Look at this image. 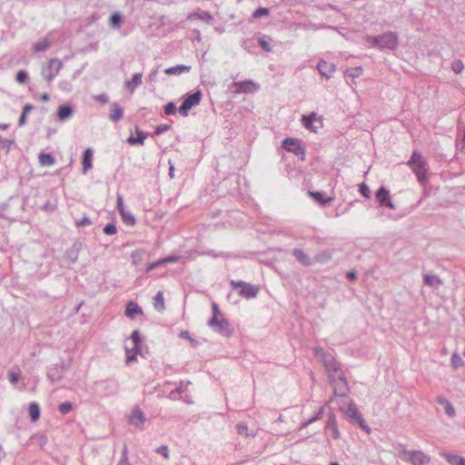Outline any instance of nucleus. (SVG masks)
<instances>
[{"instance_id": "nucleus-64", "label": "nucleus", "mask_w": 465, "mask_h": 465, "mask_svg": "<svg viewBox=\"0 0 465 465\" xmlns=\"http://www.w3.org/2000/svg\"><path fill=\"white\" fill-rule=\"evenodd\" d=\"M190 384H191V381H186V382H184V381H179V383H178V385L176 386V388H175V390H174V391H175L178 394H180V395H181V394H183V393L185 391V390H184L183 386H184V385H190Z\"/></svg>"}, {"instance_id": "nucleus-32", "label": "nucleus", "mask_w": 465, "mask_h": 465, "mask_svg": "<svg viewBox=\"0 0 465 465\" xmlns=\"http://www.w3.org/2000/svg\"><path fill=\"white\" fill-rule=\"evenodd\" d=\"M38 161L41 166H51L54 163V157L48 153H40L38 155Z\"/></svg>"}, {"instance_id": "nucleus-41", "label": "nucleus", "mask_w": 465, "mask_h": 465, "mask_svg": "<svg viewBox=\"0 0 465 465\" xmlns=\"http://www.w3.org/2000/svg\"><path fill=\"white\" fill-rule=\"evenodd\" d=\"M131 340L134 343V351H140L141 336L138 330H134L131 334Z\"/></svg>"}, {"instance_id": "nucleus-18", "label": "nucleus", "mask_w": 465, "mask_h": 465, "mask_svg": "<svg viewBox=\"0 0 465 465\" xmlns=\"http://www.w3.org/2000/svg\"><path fill=\"white\" fill-rule=\"evenodd\" d=\"M83 248V243L80 241H75L72 246L66 250L64 253L65 259L71 263H74L79 256V253Z\"/></svg>"}, {"instance_id": "nucleus-13", "label": "nucleus", "mask_w": 465, "mask_h": 465, "mask_svg": "<svg viewBox=\"0 0 465 465\" xmlns=\"http://www.w3.org/2000/svg\"><path fill=\"white\" fill-rule=\"evenodd\" d=\"M412 465H428L430 458L420 450H404Z\"/></svg>"}, {"instance_id": "nucleus-26", "label": "nucleus", "mask_w": 465, "mask_h": 465, "mask_svg": "<svg viewBox=\"0 0 465 465\" xmlns=\"http://www.w3.org/2000/svg\"><path fill=\"white\" fill-rule=\"evenodd\" d=\"M143 313L142 308L134 302H129L125 308V315L131 319H134L137 315Z\"/></svg>"}, {"instance_id": "nucleus-9", "label": "nucleus", "mask_w": 465, "mask_h": 465, "mask_svg": "<svg viewBox=\"0 0 465 465\" xmlns=\"http://www.w3.org/2000/svg\"><path fill=\"white\" fill-rule=\"evenodd\" d=\"M322 364L325 367L329 380L344 373L341 369V364L336 361L332 354L325 356Z\"/></svg>"}, {"instance_id": "nucleus-15", "label": "nucleus", "mask_w": 465, "mask_h": 465, "mask_svg": "<svg viewBox=\"0 0 465 465\" xmlns=\"http://www.w3.org/2000/svg\"><path fill=\"white\" fill-rule=\"evenodd\" d=\"M96 390L104 396H110L116 392L117 386L112 381H100L96 382Z\"/></svg>"}, {"instance_id": "nucleus-47", "label": "nucleus", "mask_w": 465, "mask_h": 465, "mask_svg": "<svg viewBox=\"0 0 465 465\" xmlns=\"http://www.w3.org/2000/svg\"><path fill=\"white\" fill-rule=\"evenodd\" d=\"M362 71H363L362 67H361V66L355 67V68L347 69L346 72H345V75L347 77L355 78V77L360 76L362 74Z\"/></svg>"}, {"instance_id": "nucleus-60", "label": "nucleus", "mask_w": 465, "mask_h": 465, "mask_svg": "<svg viewBox=\"0 0 465 465\" xmlns=\"http://www.w3.org/2000/svg\"><path fill=\"white\" fill-rule=\"evenodd\" d=\"M161 265H163V262L162 259H159L158 261L156 262H151L147 265L146 269H145V272H149L158 267H160Z\"/></svg>"}, {"instance_id": "nucleus-46", "label": "nucleus", "mask_w": 465, "mask_h": 465, "mask_svg": "<svg viewBox=\"0 0 465 465\" xmlns=\"http://www.w3.org/2000/svg\"><path fill=\"white\" fill-rule=\"evenodd\" d=\"M464 68L463 62L460 59H454L451 63V70L455 74H460Z\"/></svg>"}, {"instance_id": "nucleus-1", "label": "nucleus", "mask_w": 465, "mask_h": 465, "mask_svg": "<svg viewBox=\"0 0 465 465\" xmlns=\"http://www.w3.org/2000/svg\"><path fill=\"white\" fill-rule=\"evenodd\" d=\"M366 43L379 49L396 50L399 46V36L397 33L389 31L379 35H368Z\"/></svg>"}, {"instance_id": "nucleus-63", "label": "nucleus", "mask_w": 465, "mask_h": 465, "mask_svg": "<svg viewBox=\"0 0 465 465\" xmlns=\"http://www.w3.org/2000/svg\"><path fill=\"white\" fill-rule=\"evenodd\" d=\"M94 99L99 103L106 104L109 101V97L106 94H100L94 96Z\"/></svg>"}, {"instance_id": "nucleus-12", "label": "nucleus", "mask_w": 465, "mask_h": 465, "mask_svg": "<svg viewBox=\"0 0 465 465\" xmlns=\"http://www.w3.org/2000/svg\"><path fill=\"white\" fill-rule=\"evenodd\" d=\"M375 198L380 206L387 207L391 210H395L396 207L391 202L390 191L384 186H381L375 193Z\"/></svg>"}, {"instance_id": "nucleus-23", "label": "nucleus", "mask_w": 465, "mask_h": 465, "mask_svg": "<svg viewBox=\"0 0 465 465\" xmlns=\"http://www.w3.org/2000/svg\"><path fill=\"white\" fill-rule=\"evenodd\" d=\"M124 116V109L121 105H119L117 103H113L111 104V110L109 114V119L113 123L119 122Z\"/></svg>"}, {"instance_id": "nucleus-38", "label": "nucleus", "mask_w": 465, "mask_h": 465, "mask_svg": "<svg viewBox=\"0 0 465 465\" xmlns=\"http://www.w3.org/2000/svg\"><path fill=\"white\" fill-rule=\"evenodd\" d=\"M29 415L33 421H36L40 417V408L36 402H31L29 405Z\"/></svg>"}, {"instance_id": "nucleus-21", "label": "nucleus", "mask_w": 465, "mask_h": 465, "mask_svg": "<svg viewBox=\"0 0 465 465\" xmlns=\"http://www.w3.org/2000/svg\"><path fill=\"white\" fill-rule=\"evenodd\" d=\"M292 254L303 266H311L313 264V259L301 249H293Z\"/></svg>"}, {"instance_id": "nucleus-7", "label": "nucleus", "mask_w": 465, "mask_h": 465, "mask_svg": "<svg viewBox=\"0 0 465 465\" xmlns=\"http://www.w3.org/2000/svg\"><path fill=\"white\" fill-rule=\"evenodd\" d=\"M63 67V63L58 58H52L48 64L42 69V75L46 80V82L50 84L53 80L59 74L60 70Z\"/></svg>"}, {"instance_id": "nucleus-36", "label": "nucleus", "mask_w": 465, "mask_h": 465, "mask_svg": "<svg viewBox=\"0 0 465 465\" xmlns=\"http://www.w3.org/2000/svg\"><path fill=\"white\" fill-rule=\"evenodd\" d=\"M153 306L156 311L163 312L165 309L164 299L162 292H158L153 298Z\"/></svg>"}, {"instance_id": "nucleus-29", "label": "nucleus", "mask_w": 465, "mask_h": 465, "mask_svg": "<svg viewBox=\"0 0 465 465\" xmlns=\"http://www.w3.org/2000/svg\"><path fill=\"white\" fill-rule=\"evenodd\" d=\"M423 282L425 284L433 288H438L443 283L438 275L428 273L423 275Z\"/></svg>"}, {"instance_id": "nucleus-59", "label": "nucleus", "mask_w": 465, "mask_h": 465, "mask_svg": "<svg viewBox=\"0 0 465 465\" xmlns=\"http://www.w3.org/2000/svg\"><path fill=\"white\" fill-rule=\"evenodd\" d=\"M143 252H144L142 250H135L132 252L131 257L134 264L138 263L141 261Z\"/></svg>"}, {"instance_id": "nucleus-39", "label": "nucleus", "mask_w": 465, "mask_h": 465, "mask_svg": "<svg viewBox=\"0 0 465 465\" xmlns=\"http://www.w3.org/2000/svg\"><path fill=\"white\" fill-rule=\"evenodd\" d=\"M196 18L209 23L213 20V15L209 12L193 13L188 15V19Z\"/></svg>"}, {"instance_id": "nucleus-49", "label": "nucleus", "mask_w": 465, "mask_h": 465, "mask_svg": "<svg viewBox=\"0 0 465 465\" xmlns=\"http://www.w3.org/2000/svg\"><path fill=\"white\" fill-rule=\"evenodd\" d=\"M123 222L129 225H134L135 223V218L131 213L124 212L121 213Z\"/></svg>"}, {"instance_id": "nucleus-51", "label": "nucleus", "mask_w": 465, "mask_h": 465, "mask_svg": "<svg viewBox=\"0 0 465 465\" xmlns=\"http://www.w3.org/2000/svg\"><path fill=\"white\" fill-rule=\"evenodd\" d=\"M177 108L174 103L170 102L164 105V114L166 115H173L176 113Z\"/></svg>"}, {"instance_id": "nucleus-8", "label": "nucleus", "mask_w": 465, "mask_h": 465, "mask_svg": "<svg viewBox=\"0 0 465 465\" xmlns=\"http://www.w3.org/2000/svg\"><path fill=\"white\" fill-rule=\"evenodd\" d=\"M329 381L335 396L343 398L348 395L350 389L344 373L330 379Z\"/></svg>"}, {"instance_id": "nucleus-33", "label": "nucleus", "mask_w": 465, "mask_h": 465, "mask_svg": "<svg viewBox=\"0 0 465 465\" xmlns=\"http://www.w3.org/2000/svg\"><path fill=\"white\" fill-rule=\"evenodd\" d=\"M442 456L451 465H461L462 461L465 459V458L460 457L459 455H456V454H453V453H449V452H443Z\"/></svg>"}, {"instance_id": "nucleus-2", "label": "nucleus", "mask_w": 465, "mask_h": 465, "mask_svg": "<svg viewBox=\"0 0 465 465\" xmlns=\"http://www.w3.org/2000/svg\"><path fill=\"white\" fill-rule=\"evenodd\" d=\"M407 164L416 174L418 181L420 183H425L427 181L428 163L423 159L421 153L418 151H413Z\"/></svg>"}, {"instance_id": "nucleus-42", "label": "nucleus", "mask_w": 465, "mask_h": 465, "mask_svg": "<svg viewBox=\"0 0 465 465\" xmlns=\"http://www.w3.org/2000/svg\"><path fill=\"white\" fill-rule=\"evenodd\" d=\"M21 378V371L19 369L11 370L8 371V379L12 384H16Z\"/></svg>"}, {"instance_id": "nucleus-16", "label": "nucleus", "mask_w": 465, "mask_h": 465, "mask_svg": "<svg viewBox=\"0 0 465 465\" xmlns=\"http://www.w3.org/2000/svg\"><path fill=\"white\" fill-rule=\"evenodd\" d=\"M320 74L326 79H330L336 70V65L331 62L321 59L317 64Z\"/></svg>"}, {"instance_id": "nucleus-62", "label": "nucleus", "mask_w": 465, "mask_h": 465, "mask_svg": "<svg viewBox=\"0 0 465 465\" xmlns=\"http://www.w3.org/2000/svg\"><path fill=\"white\" fill-rule=\"evenodd\" d=\"M155 451L163 455L165 459L169 458V448L166 445L160 446Z\"/></svg>"}, {"instance_id": "nucleus-54", "label": "nucleus", "mask_w": 465, "mask_h": 465, "mask_svg": "<svg viewBox=\"0 0 465 465\" xmlns=\"http://www.w3.org/2000/svg\"><path fill=\"white\" fill-rule=\"evenodd\" d=\"M104 232L107 235H113L117 232V228L114 223H107L104 227Z\"/></svg>"}, {"instance_id": "nucleus-52", "label": "nucleus", "mask_w": 465, "mask_h": 465, "mask_svg": "<svg viewBox=\"0 0 465 465\" xmlns=\"http://www.w3.org/2000/svg\"><path fill=\"white\" fill-rule=\"evenodd\" d=\"M75 226L76 227H84L92 224V221L90 218L86 215H84L82 219L75 221Z\"/></svg>"}, {"instance_id": "nucleus-25", "label": "nucleus", "mask_w": 465, "mask_h": 465, "mask_svg": "<svg viewBox=\"0 0 465 465\" xmlns=\"http://www.w3.org/2000/svg\"><path fill=\"white\" fill-rule=\"evenodd\" d=\"M143 74L135 73L133 74L132 78L125 82V87L133 93L139 85L142 84L143 81Z\"/></svg>"}, {"instance_id": "nucleus-17", "label": "nucleus", "mask_w": 465, "mask_h": 465, "mask_svg": "<svg viewBox=\"0 0 465 465\" xmlns=\"http://www.w3.org/2000/svg\"><path fill=\"white\" fill-rule=\"evenodd\" d=\"M146 418L144 413L139 407H134L131 412L129 417V422L135 426L136 428H143V423L145 422Z\"/></svg>"}, {"instance_id": "nucleus-4", "label": "nucleus", "mask_w": 465, "mask_h": 465, "mask_svg": "<svg viewBox=\"0 0 465 465\" xmlns=\"http://www.w3.org/2000/svg\"><path fill=\"white\" fill-rule=\"evenodd\" d=\"M208 326L213 329V331L224 337H230L233 332L229 321L224 317H221L219 319H216L215 316L212 317L208 321Z\"/></svg>"}, {"instance_id": "nucleus-19", "label": "nucleus", "mask_w": 465, "mask_h": 465, "mask_svg": "<svg viewBox=\"0 0 465 465\" xmlns=\"http://www.w3.org/2000/svg\"><path fill=\"white\" fill-rule=\"evenodd\" d=\"M326 429L331 430V437L334 439V440H338L341 438V432L339 430V428H338V423H337V420H336V417L334 415L333 412H329L328 414V420H327V422H326Z\"/></svg>"}, {"instance_id": "nucleus-50", "label": "nucleus", "mask_w": 465, "mask_h": 465, "mask_svg": "<svg viewBox=\"0 0 465 465\" xmlns=\"http://www.w3.org/2000/svg\"><path fill=\"white\" fill-rule=\"evenodd\" d=\"M28 78H29L28 77V74L25 70L18 71L17 74H16V76H15V80L19 84H25L28 80Z\"/></svg>"}, {"instance_id": "nucleus-48", "label": "nucleus", "mask_w": 465, "mask_h": 465, "mask_svg": "<svg viewBox=\"0 0 465 465\" xmlns=\"http://www.w3.org/2000/svg\"><path fill=\"white\" fill-rule=\"evenodd\" d=\"M117 465H131L128 460V449L126 445H124L122 450V456Z\"/></svg>"}, {"instance_id": "nucleus-55", "label": "nucleus", "mask_w": 465, "mask_h": 465, "mask_svg": "<svg viewBox=\"0 0 465 465\" xmlns=\"http://www.w3.org/2000/svg\"><path fill=\"white\" fill-rule=\"evenodd\" d=\"M171 129V125L170 124H160V125H157L154 132H153V134L154 135H160L167 131H169Z\"/></svg>"}, {"instance_id": "nucleus-35", "label": "nucleus", "mask_w": 465, "mask_h": 465, "mask_svg": "<svg viewBox=\"0 0 465 465\" xmlns=\"http://www.w3.org/2000/svg\"><path fill=\"white\" fill-rule=\"evenodd\" d=\"M123 20L124 17L121 13L115 12L110 16L109 25L114 29L119 28L123 23Z\"/></svg>"}, {"instance_id": "nucleus-34", "label": "nucleus", "mask_w": 465, "mask_h": 465, "mask_svg": "<svg viewBox=\"0 0 465 465\" xmlns=\"http://www.w3.org/2000/svg\"><path fill=\"white\" fill-rule=\"evenodd\" d=\"M331 259V252L329 250L322 251L317 253L313 258V263H326Z\"/></svg>"}, {"instance_id": "nucleus-31", "label": "nucleus", "mask_w": 465, "mask_h": 465, "mask_svg": "<svg viewBox=\"0 0 465 465\" xmlns=\"http://www.w3.org/2000/svg\"><path fill=\"white\" fill-rule=\"evenodd\" d=\"M191 66L184 64H178L175 66L168 67L164 70L167 74H182L183 73L190 72Z\"/></svg>"}, {"instance_id": "nucleus-20", "label": "nucleus", "mask_w": 465, "mask_h": 465, "mask_svg": "<svg viewBox=\"0 0 465 465\" xmlns=\"http://www.w3.org/2000/svg\"><path fill=\"white\" fill-rule=\"evenodd\" d=\"M302 122L306 129L314 133H316L319 128V126L315 125L314 123L318 122L321 124V121L317 120L316 113H311L308 115H302Z\"/></svg>"}, {"instance_id": "nucleus-43", "label": "nucleus", "mask_w": 465, "mask_h": 465, "mask_svg": "<svg viewBox=\"0 0 465 465\" xmlns=\"http://www.w3.org/2000/svg\"><path fill=\"white\" fill-rule=\"evenodd\" d=\"M73 403L71 401H64L58 405V411L61 414L65 415L73 410Z\"/></svg>"}, {"instance_id": "nucleus-5", "label": "nucleus", "mask_w": 465, "mask_h": 465, "mask_svg": "<svg viewBox=\"0 0 465 465\" xmlns=\"http://www.w3.org/2000/svg\"><path fill=\"white\" fill-rule=\"evenodd\" d=\"M202 96L203 94L200 90L186 94L183 97L182 104L179 107V113L183 116H187L191 108L200 104Z\"/></svg>"}, {"instance_id": "nucleus-56", "label": "nucleus", "mask_w": 465, "mask_h": 465, "mask_svg": "<svg viewBox=\"0 0 465 465\" xmlns=\"http://www.w3.org/2000/svg\"><path fill=\"white\" fill-rule=\"evenodd\" d=\"M116 208L120 214L125 211L124 206V198L120 193H117L116 195Z\"/></svg>"}, {"instance_id": "nucleus-22", "label": "nucleus", "mask_w": 465, "mask_h": 465, "mask_svg": "<svg viewBox=\"0 0 465 465\" xmlns=\"http://www.w3.org/2000/svg\"><path fill=\"white\" fill-rule=\"evenodd\" d=\"M135 133L137 137H134L133 135L129 136L126 140L127 143L130 145L143 144L144 140L148 136V134L144 131H142L137 125L135 126Z\"/></svg>"}, {"instance_id": "nucleus-6", "label": "nucleus", "mask_w": 465, "mask_h": 465, "mask_svg": "<svg viewBox=\"0 0 465 465\" xmlns=\"http://www.w3.org/2000/svg\"><path fill=\"white\" fill-rule=\"evenodd\" d=\"M230 284L233 288H240L239 294L245 299L255 298L259 292V287L247 283L243 281H233L230 282Z\"/></svg>"}, {"instance_id": "nucleus-24", "label": "nucleus", "mask_w": 465, "mask_h": 465, "mask_svg": "<svg viewBox=\"0 0 465 465\" xmlns=\"http://www.w3.org/2000/svg\"><path fill=\"white\" fill-rule=\"evenodd\" d=\"M74 113L73 106L70 104H62L57 109V117L60 121H65L72 117Z\"/></svg>"}, {"instance_id": "nucleus-53", "label": "nucleus", "mask_w": 465, "mask_h": 465, "mask_svg": "<svg viewBox=\"0 0 465 465\" xmlns=\"http://www.w3.org/2000/svg\"><path fill=\"white\" fill-rule=\"evenodd\" d=\"M359 192L364 197V198H367L369 199L371 197V191H370V188L368 187V185L364 183H362L361 184H360V188H359Z\"/></svg>"}, {"instance_id": "nucleus-10", "label": "nucleus", "mask_w": 465, "mask_h": 465, "mask_svg": "<svg viewBox=\"0 0 465 465\" xmlns=\"http://www.w3.org/2000/svg\"><path fill=\"white\" fill-rule=\"evenodd\" d=\"M282 147L287 152L293 153L301 160L305 158V149L301 144V141L294 138H285L282 143Z\"/></svg>"}, {"instance_id": "nucleus-61", "label": "nucleus", "mask_w": 465, "mask_h": 465, "mask_svg": "<svg viewBox=\"0 0 465 465\" xmlns=\"http://www.w3.org/2000/svg\"><path fill=\"white\" fill-rule=\"evenodd\" d=\"M314 353L321 358L322 362L324 361V357L325 356H330L331 355V353L326 352L324 351V349H322L321 347L314 348Z\"/></svg>"}, {"instance_id": "nucleus-58", "label": "nucleus", "mask_w": 465, "mask_h": 465, "mask_svg": "<svg viewBox=\"0 0 465 465\" xmlns=\"http://www.w3.org/2000/svg\"><path fill=\"white\" fill-rule=\"evenodd\" d=\"M268 14H269V10L267 8L259 7L253 12L252 16L254 18H260L263 15H267Z\"/></svg>"}, {"instance_id": "nucleus-11", "label": "nucleus", "mask_w": 465, "mask_h": 465, "mask_svg": "<svg viewBox=\"0 0 465 465\" xmlns=\"http://www.w3.org/2000/svg\"><path fill=\"white\" fill-rule=\"evenodd\" d=\"M232 86L235 87V94H253L260 89V85L252 80L233 82Z\"/></svg>"}, {"instance_id": "nucleus-45", "label": "nucleus", "mask_w": 465, "mask_h": 465, "mask_svg": "<svg viewBox=\"0 0 465 465\" xmlns=\"http://www.w3.org/2000/svg\"><path fill=\"white\" fill-rule=\"evenodd\" d=\"M450 361H451V365L452 367L457 370L459 369L460 367L463 366L464 364V361L462 360V358L457 354V353H454L452 354L451 358H450Z\"/></svg>"}, {"instance_id": "nucleus-27", "label": "nucleus", "mask_w": 465, "mask_h": 465, "mask_svg": "<svg viewBox=\"0 0 465 465\" xmlns=\"http://www.w3.org/2000/svg\"><path fill=\"white\" fill-rule=\"evenodd\" d=\"M93 150L91 148H87L83 154V173H86L90 169H92L93 164Z\"/></svg>"}, {"instance_id": "nucleus-14", "label": "nucleus", "mask_w": 465, "mask_h": 465, "mask_svg": "<svg viewBox=\"0 0 465 465\" xmlns=\"http://www.w3.org/2000/svg\"><path fill=\"white\" fill-rule=\"evenodd\" d=\"M66 367L64 361L54 364L47 370V378L51 382H57L63 379Z\"/></svg>"}, {"instance_id": "nucleus-30", "label": "nucleus", "mask_w": 465, "mask_h": 465, "mask_svg": "<svg viewBox=\"0 0 465 465\" xmlns=\"http://www.w3.org/2000/svg\"><path fill=\"white\" fill-rule=\"evenodd\" d=\"M310 196L317 203L322 205H326L332 201L331 197H324V193L322 192H312L309 191Z\"/></svg>"}, {"instance_id": "nucleus-44", "label": "nucleus", "mask_w": 465, "mask_h": 465, "mask_svg": "<svg viewBox=\"0 0 465 465\" xmlns=\"http://www.w3.org/2000/svg\"><path fill=\"white\" fill-rule=\"evenodd\" d=\"M236 429H237V433L240 434V435H244V436H254V433L252 432H249V430H248V427L246 425V423L244 422H240L236 425Z\"/></svg>"}, {"instance_id": "nucleus-28", "label": "nucleus", "mask_w": 465, "mask_h": 465, "mask_svg": "<svg viewBox=\"0 0 465 465\" xmlns=\"http://www.w3.org/2000/svg\"><path fill=\"white\" fill-rule=\"evenodd\" d=\"M326 406H327V404H324L323 406H322L319 409V411L312 417H311L307 420H304L303 422H302L300 430H302L303 428H306L310 424H312V423L321 420L323 417V413H324V411L326 409Z\"/></svg>"}, {"instance_id": "nucleus-40", "label": "nucleus", "mask_w": 465, "mask_h": 465, "mask_svg": "<svg viewBox=\"0 0 465 465\" xmlns=\"http://www.w3.org/2000/svg\"><path fill=\"white\" fill-rule=\"evenodd\" d=\"M51 45V42L47 38H44L42 41L34 44V50L35 52H45Z\"/></svg>"}, {"instance_id": "nucleus-3", "label": "nucleus", "mask_w": 465, "mask_h": 465, "mask_svg": "<svg viewBox=\"0 0 465 465\" xmlns=\"http://www.w3.org/2000/svg\"><path fill=\"white\" fill-rule=\"evenodd\" d=\"M344 413L351 423L358 425L367 433H371V428L368 426L361 413L358 411L356 404L352 401H350L348 408L344 411Z\"/></svg>"}, {"instance_id": "nucleus-37", "label": "nucleus", "mask_w": 465, "mask_h": 465, "mask_svg": "<svg viewBox=\"0 0 465 465\" xmlns=\"http://www.w3.org/2000/svg\"><path fill=\"white\" fill-rule=\"evenodd\" d=\"M271 41L272 39L268 35H264L258 38L259 45L265 52H272Z\"/></svg>"}, {"instance_id": "nucleus-57", "label": "nucleus", "mask_w": 465, "mask_h": 465, "mask_svg": "<svg viewBox=\"0 0 465 465\" xmlns=\"http://www.w3.org/2000/svg\"><path fill=\"white\" fill-rule=\"evenodd\" d=\"M443 407H444L446 414L449 417L452 418V417H454L456 415L455 409H454V407L452 406V404L450 403V401H448V402Z\"/></svg>"}]
</instances>
